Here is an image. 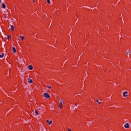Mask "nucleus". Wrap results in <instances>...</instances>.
<instances>
[{"label":"nucleus","mask_w":131,"mask_h":131,"mask_svg":"<svg viewBox=\"0 0 131 131\" xmlns=\"http://www.w3.org/2000/svg\"><path fill=\"white\" fill-rule=\"evenodd\" d=\"M43 96L45 98H47L51 97V96L48 93H44Z\"/></svg>","instance_id":"obj_1"},{"label":"nucleus","mask_w":131,"mask_h":131,"mask_svg":"<svg viewBox=\"0 0 131 131\" xmlns=\"http://www.w3.org/2000/svg\"><path fill=\"white\" fill-rule=\"evenodd\" d=\"M124 127L125 128H129V124L126 123V124H125V125H124Z\"/></svg>","instance_id":"obj_2"},{"label":"nucleus","mask_w":131,"mask_h":131,"mask_svg":"<svg viewBox=\"0 0 131 131\" xmlns=\"http://www.w3.org/2000/svg\"><path fill=\"white\" fill-rule=\"evenodd\" d=\"M123 97H127V92L125 91L124 93H123Z\"/></svg>","instance_id":"obj_3"},{"label":"nucleus","mask_w":131,"mask_h":131,"mask_svg":"<svg viewBox=\"0 0 131 131\" xmlns=\"http://www.w3.org/2000/svg\"><path fill=\"white\" fill-rule=\"evenodd\" d=\"M28 68L29 70H32V69H33V67H32V65H30L29 66Z\"/></svg>","instance_id":"obj_4"},{"label":"nucleus","mask_w":131,"mask_h":131,"mask_svg":"<svg viewBox=\"0 0 131 131\" xmlns=\"http://www.w3.org/2000/svg\"><path fill=\"white\" fill-rule=\"evenodd\" d=\"M28 81L29 83H32V82H33L32 80L31 79H30V78L28 79Z\"/></svg>","instance_id":"obj_5"},{"label":"nucleus","mask_w":131,"mask_h":131,"mask_svg":"<svg viewBox=\"0 0 131 131\" xmlns=\"http://www.w3.org/2000/svg\"><path fill=\"white\" fill-rule=\"evenodd\" d=\"M2 8L6 9V4L5 3L2 4Z\"/></svg>","instance_id":"obj_6"},{"label":"nucleus","mask_w":131,"mask_h":131,"mask_svg":"<svg viewBox=\"0 0 131 131\" xmlns=\"http://www.w3.org/2000/svg\"><path fill=\"white\" fill-rule=\"evenodd\" d=\"M59 105H63V101H62V100H59Z\"/></svg>","instance_id":"obj_7"},{"label":"nucleus","mask_w":131,"mask_h":131,"mask_svg":"<svg viewBox=\"0 0 131 131\" xmlns=\"http://www.w3.org/2000/svg\"><path fill=\"white\" fill-rule=\"evenodd\" d=\"M13 53H16V48L15 47L12 48Z\"/></svg>","instance_id":"obj_8"},{"label":"nucleus","mask_w":131,"mask_h":131,"mask_svg":"<svg viewBox=\"0 0 131 131\" xmlns=\"http://www.w3.org/2000/svg\"><path fill=\"white\" fill-rule=\"evenodd\" d=\"M11 28L12 31H14V26L11 25Z\"/></svg>","instance_id":"obj_9"},{"label":"nucleus","mask_w":131,"mask_h":131,"mask_svg":"<svg viewBox=\"0 0 131 131\" xmlns=\"http://www.w3.org/2000/svg\"><path fill=\"white\" fill-rule=\"evenodd\" d=\"M52 121L47 120V123H49V124H52Z\"/></svg>","instance_id":"obj_10"},{"label":"nucleus","mask_w":131,"mask_h":131,"mask_svg":"<svg viewBox=\"0 0 131 131\" xmlns=\"http://www.w3.org/2000/svg\"><path fill=\"white\" fill-rule=\"evenodd\" d=\"M4 53H2V55H0V58H3L4 57Z\"/></svg>","instance_id":"obj_11"},{"label":"nucleus","mask_w":131,"mask_h":131,"mask_svg":"<svg viewBox=\"0 0 131 131\" xmlns=\"http://www.w3.org/2000/svg\"><path fill=\"white\" fill-rule=\"evenodd\" d=\"M96 102H97V103H98V104H101V101H99V100H96Z\"/></svg>","instance_id":"obj_12"},{"label":"nucleus","mask_w":131,"mask_h":131,"mask_svg":"<svg viewBox=\"0 0 131 131\" xmlns=\"http://www.w3.org/2000/svg\"><path fill=\"white\" fill-rule=\"evenodd\" d=\"M20 37L21 38L22 40H24V36H20Z\"/></svg>","instance_id":"obj_13"},{"label":"nucleus","mask_w":131,"mask_h":131,"mask_svg":"<svg viewBox=\"0 0 131 131\" xmlns=\"http://www.w3.org/2000/svg\"><path fill=\"white\" fill-rule=\"evenodd\" d=\"M47 3H48V4H51V1H50V0H47Z\"/></svg>","instance_id":"obj_14"},{"label":"nucleus","mask_w":131,"mask_h":131,"mask_svg":"<svg viewBox=\"0 0 131 131\" xmlns=\"http://www.w3.org/2000/svg\"><path fill=\"white\" fill-rule=\"evenodd\" d=\"M35 112L36 115H38V113L37 112V111H35Z\"/></svg>","instance_id":"obj_15"},{"label":"nucleus","mask_w":131,"mask_h":131,"mask_svg":"<svg viewBox=\"0 0 131 131\" xmlns=\"http://www.w3.org/2000/svg\"><path fill=\"white\" fill-rule=\"evenodd\" d=\"M45 127H42V128H41V130H42V131L45 130Z\"/></svg>","instance_id":"obj_16"},{"label":"nucleus","mask_w":131,"mask_h":131,"mask_svg":"<svg viewBox=\"0 0 131 131\" xmlns=\"http://www.w3.org/2000/svg\"><path fill=\"white\" fill-rule=\"evenodd\" d=\"M47 88H48V89H51L52 87H51V86L48 85V86H47Z\"/></svg>","instance_id":"obj_17"},{"label":"nucleus","mask_w":131,"mask_h":131,"mask_svg":"<svg viewBox=\"0 0 131 131\" xmlns=\"http://www.w3.org/2000/svg\"><path fill=\"white\" fill-rule=\"evenodd\" d=\"M62 105H59V108H60V109H62Z\"/></svg>","instance_id":"obj_18"},{"label":"nucleus","mask_w":131,"mask_h":131,"mask_svg":"<svg viewBox=\"0 0 131 131\" xmlns=\"http://www.w3.org/2000/svg\"><path fill=\"white\" fill-rule=\"evenodd\" d=\"M129 53V51H128V52L126 53V54L128 55Z\"/></svg>","instance_id":"obj_19"},{"label":"nucleus","mask_w":131,"mask_h":131,"mask_svg":"<svg viewBox=\"0 0 131 131\" xmlns=\"http://www.w3.org/2000/svg\"><path fill=\"white\" fill-rule=\"evenodd\" d=\"M9 37H10V36H7V38L9 39Z\"/></svg>","instance_id":"obj_20"},{"label":"nucleus","mask_w":131,"mask_h":131,"mask_svg":"<svg viewBox=\"0 0 131 131\" xmlns=\"http://www.w3.org/2000/svg\"><path fill=\"white\" fill-rule=\"evenodd\" d=\"M77 104H75V106H77Z\"/></svg>","instance_id":"obj_21"},{"label":"nucleus","mask_w":131,"mask_h":131,"mask_svg":"<svg viewBox=\"0 0 131 131\" xmlns=\"http://www.w3.org/2000/svg\"><path fill=\"white\" fill-rule=\"evenodd\" d=\"M2 2V1L1 0H0V3Z\"/></svg>","instance_id":"obj_22"},{"label":"nucleus","mask_w":131,"mask_h":131,"mask_svg":"<svg viewBox=\"0 0 131 131\" xmlns=\"http://www.w3.org/2000/svg\"><path fill=\"white\" fill-rule=\"evenodd\" d=\"M129 53H130V54L131 53V52H129Z\"/></svg>","instance_id":"obj_23"},{"label":"nucleus","mask_w":131,"mask_h":131,"mask_svg":"<svg viewBox=\"0 0 131 131\" xmlns=\"http://www.w3.org/2000/svg\"><path fill=\"white\" fill-rule=\"evenodd\" d=\"M33 2H34V0H33Z\"/></svg>","instance_id":"obj_24"}]
</instances>
